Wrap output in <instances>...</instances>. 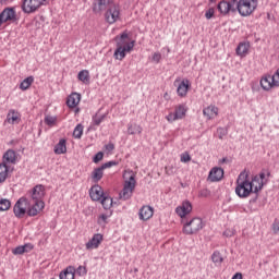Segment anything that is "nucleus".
I'll return each mask as SVG.
<instances>
[{"label":"nucleus","instance_id":"30","mask_svg":"<svg viewBox=\"0 0 279 279\" xmlns=\"http://www.w3.org/2000/svg\"><path fill=\"white\" fill-rule=\"evenodd\" d=\"M260 86L264 90H270L274 86V77L265 76L260 80Z\"/></svg>","mask_w":279,"mask_h":279},{"label":"nucleus","instance_id":"24","mask_svg":"<svg viewBox=\"0 0 279 279\" xmlns=\"http://www.w3.org/2000/svg\"><path fill=\"white\" fill-rule=\"evenodd\" d=\"M32 250H34V245L32 243H27V244L20 245V246H16L15 248H13L12 254H14V256H19L21 254L32 252Z\"/></svg>","mask_w":279,"mask_h":279},{"label":"nucleus","instance_id":"2","mask_svg":"<svg viewBox=\"0 0 279 279\" xmlns=\"http://www.w3.org/2000/svg\"><path fill=\"white\" fill-rule=\"evenodd\" d=\"M254 193L253 184L250 182V173L241 172L235 181V195L240 197V199H245L250 197Z\"/></svg>","mask_w":279,"mask_h":279},{"label":"nucleus","instance_id":"6","mask_svg":"<svg viewBox=\"0 0 279 279\" xmlns=\"http://www.w3.org/2000/svg\"><path fill=\"white\" fill-rule=\"evenodd\" d=\"M136 189V175L132 174L128 181L124 182L122 191L119 193L120 199L122 202H128V199H132V195H134V191Z\"/></svg>","mask_w":279,"mask_h":279},{"label":"nucleus","instance_id":"23","mask_svg":"<svg viewBox=\"0 0 279 279\" xmlns=\"http://www.w3.org/2000/svg\"><path fill=\"white\" fill-rule=\"evenodd\" d=\"M80 101H82V95H80L78 93H72L66 98V106L68 108L73 110V108H77Z\"/></svg>","mask_w":279,"mask_h":279},{"label":"nucleus","instance_id":"31","mask_svg":"<svg viewBox=\"0 0 279 279\" xmlns=\"http://www.w3.org/2000/svg\"><path fill=\"white\" fill-rule=\"evenodd\" d=\"M174 117L180 121V119H184L186 117V106L185 105H178L174 108Z\"/></svg>","mask_w":279,"mask_h":279},{"label":"nucleus","instance_id":"54","mask_svg":"<svg viewBox=\"0 0 279 279\" xmlns=\"http://www.w3.org/2000/svg\"><path fill=\"white\" fill-rule=\"evenodd\" d=\"M233 234H234V233H232V231H228V230H226V231L223 232V236H233Z\"/></svg>","mask_w":279,"mask_h":279},{"label":"nucleus","instance_id":"5","mask_svg":"<svg viewBox=\"0 0 279 279\" xmlns=\"http://www.w3.org/2000/svg\"><path fill=\"white\" fill-rule=\"evenodd\" d=\"M256 8H258V0H235V11L238 10L241 16L254 14Z\"/></svg>","mask_w":279,"mask_h":279},{"label":"nucleus","instance_id":"10","mask_svg":"<svg viewBox=\"0 0 279 279\" xmlns=\"http://www.w3.org/2000/svg\"><path fill=\"white\" fill-rule=\"evenodd\" d=\"M113 40L116 41V47H121L122 49L131 47V51H134V45H136V41H130V34H128V31H124L122 34L117 35Z\"/></svg>","mask_w":279,"mask_h":279},{"label":"nucleus","instance_id":"36","mask_svg":"<svg viewBox=\"0 0 279 279\" xmlns=\"http://www.w3.org/2000/svg\"><path fill=\"white\" fill-rule=\"evenodd\" d=\"M106 117H108V114H106V113L102 114V116H99V114L96 113L92 118L93 125H97V126L101 125V123H104V121H106Z\"/></svg>","mask_w":279,"mask_h":279},{"label":"nucleus","instance_id":"7","mask_svg":"<svg viewBox=\"0 0 279 279\" xmlns=\"http://www.w3.org/2000/svg\"><path fill=\"white\" fill-rule=\"evenodd\" d=\"M105 21L109 25H114V23L121 21V7L117 3H110L105 12Z\"/></svg>","mask_w":279,"mask_h":279},{"label":"nucleus","instance_id":"20","mask_svg":"<svg viewBox=\"0 0 279 279\" xmlns=\"http://www.w3.org/2000/svg\"><path fill=\"white\" fill-rule=\"evenodd\" d=\"M44 197H45V185L43 184L35 185L32 190L33 202H44L43 201Z\"/></svg>","mask_w":279,"mask_h":279},{"label":"nucleus","instance_id":"46","mask_svg":"<svg viewBox=\"0 0 279 279\" xmlns=\"http://www.w3.org/2000/svg\"><path fill=\"white\" fill-rule=\"evenodd\" d=\"M153 62H156V64H160V60H162V54L160 52H154Z\"/></svg>","mask_w":279,"mask_h":279},{"label":"nucleus","instance_id":"40","mask_svg":"<svg viewBox=\"0 0 279 279\" xmlns=\"http://www.w3.org/2000/svg\"><path fill=\"white\" fill-rule=\"evenodd\" d=\"M217 134H218V138L220 141H223V138H226V136H228V128H221L219 126L217 129Z\"/></svg>","mask_w":279,"mask_h":279},{"label":"nucleus","instance_id":"27","mask_svg":"<svg viewBox=\"0 0 279 279\" xmlns=\"http://www.w3.org/2000/svg\"><path fill=\"white\" fill-rule=\"evenodd\" d=\"M78 82L88 86L90 84V72L88 70H82L77 74Z\"/></svg>","mask_w":279,"mask_h":279},{"label":"nucleus","instance_id":"15","mask_svg":"<svg viewBox=\"0 0 279 279\" xmlns=\"http://www.w3.org/2000/svg\"><path fill=\"white\" fill-rule=\"evenodd\" d=\"M191 88V81L189 78H183L177 87L178 97L184 98L189 95V89Z\"/></svg>","mask_w":279,"mask_h":279},{"label":"nucleus","instance_id":"8","mask_svg":"<svg viewBox=\"0 0 279 279\" xmlns=\"http://www.w3.org/2000/svg\"><path fill=\"white\" fill-rule=\"evenodd\" d=\"M47 3H49V0H23L21 5L22 12L24 14H34L40 10L41 5H47Z\"/></svg>","mask_w":279,"mask_h":279},{"label":"nucleus","instance_id":"50","mask_svg":"<svg viewBox=\"0 0 279 279\" xmlns=\"http://www.w3.org/2000/svg\"><path fill=\"white\" fill-rule=\"evenodd\" d=\"M167 121H169V123H173V121H179L178 117L175 116L174 112H170L167 117H166Z\"/></svg>","mask_w":279,"mask_h":279},{"label":"nucleus","instance_id":"51","mask_svg":"<svg viewBox=\"0 0 279 279\" xmlns=\"http://www.w3.org/2000/svg\"><path fill=\"white\" fill-rule=\"evenodd\" d=\"M105 149L108 151V154H112V151H114V143L109 142L107 145H105Z\"/></svg>","mask_w":279,"mask_h":279},{"label":"nucleus","instance_id":"12","mask_svg":"<svg viewBox=\"0 0 279 279\" xmlns=\"http://www.w3.org/2000/svg\"><path fill=\"white\" fill-rule=\"evenodd\" d=\"M108 192L104 191V187L99 184H95L89 189V197L92 202H99L101 201Z\"/></svg>","mask_w":279,"mask_h":279},{"label":"nucleus","instance_id":"21","mask_svg":"<svg viewBox=\"0 0 279 279\" xmlns=\"http://www.w3.org/2000/svg\"><path fill=\"white\" fill-rule=\"evenodd\" d=\"M209 182H221L223 180V169L214 167L208 174Z\"/></svg>","mask_w":279,"mask_h":279},{"label":"nucleus","instance_id":"18","mask_svg":"<svg viewBox=\"0 0 279 279\" xmlns=\"http://www.w3.org/2000/svg\"><path fill=\"white\" fill-rule=\"evenodd\" d=\"M203 114L206 117L207 121H213V119L219 117V107L209 105L203 109Z\"/></svg>","mask_w":279,"mask_h":279},{"label":"nucleus","instance_id":"35","mask_svg":"<svg viewBox=\"0 0 279 279\" xmlns=\"http://www.w3.org/2000/svg\"><path fill=\"white\" fill-rule=\"evenodd\" d=\"M84 135V125L78 123L73 131V138L80 140Z\"/></svg>","mask_w":279,"mask_h":279},{"label":"nucleus","instance_id":"33","mask_svg":"<svg viewBox=\"0 0 279 279\" xmlns=\"http://www.w3.org/2000/svg\"><path fill=\"white\" fill-rule=\"evenodd\" d=\"M98 203L101 204L105 210H110V208H112L113 201L112 197H110V194L107 193V195Z\"/></svg>","mask_w":279,"mask_h":279},{"label":"nucleus","instance_id":"32","mask_svg":"<svg viewBox=\"0 0 279 279\" xmlns=\"http://www.w3.org/2000/svg\"><path fill=\"white\" fill-rule=\"evenodd\" d=\"M143 134V126L134 123H129L128 124V134H130L131 136H134V134Z\"/></svg>","mask_w":279,"mask_h":279},{"label":"nucleus","instance_id":"22","mask_svg":"<svg viewBox=\"0 0 279 279\" xmlns=\"http://www.w3.org/2000/svg\"><path fill=\"white\" fill-rule=\"evenodd\" d=\"M130 52H132L131 46H126V48L116 47V50L113 52V58L114 60H119L120 62H123V60H125V56H128V53Z\"/></svg>","mask_w":279,"mask_h":279},{"label":"nucleus","instance_id":"59","mask_svg":"<svg viewBox=\"0 0 279 279\" xmlns=\"http://www.w3.org/2000/svg\"><path fill=\"white\" fill-rule=\"evenodd\" d=\"M256 199H258V195H256V197L253 198L251 202H256Z\"/></svg>","mask_w":279,"mask_h":279},{"label":"nucleus","instance_id":"9","mask_svg":"<svg viewBox=\"0 0 279 279\" xmlns=\"http://www.w3.org/2000/svg\"><path fill=\"white\" fill-rule=\"evenodd\" d=\"M29 208V199L27 197L22 196L20 197L14 207H13V214L17 219H23L25 215H27V209Z\"/></svg>","mask_w":279,"mask_h":279},{"label":"nucleus","instance_id":"49","mask_svg":"<svg viewBox=\"0 0 279 279\" xmlns=\"http://www.w3.org/2000/svg\"><path fill=\"white\" fill-rule=\"evenodd\" d=\"M198 197H210V190L208 189L199 190Z\"/></svg>","mask_w":279,"mask_h":279},{"label":"nucleus","instance_id":"43","mask_svg":"<svg viewBox=\"0 0 279 279\" xmlns=\"http://www.w3.org/2000/svg\"><path fill=\"white\" fill-rule=\"evenodd\" d=\"M75 274L77 276H86L88 274V269H86V266H78L76 269H75Z\"/></svg>","mask_w":279,"mask_h":279},{"label":"nucleus","instance_id":"39","mask_svg":"<svg viewBox=\"0 0 279 279\" xmlns=\"http://www.w3.org/2000/svg\"><path fill=\"white\" fill-rule=\"evenodd\" d=\"M97 2L98 3H95L93 8L95 12H101V10L108 5V0H97Z\"/></svg>","mask_w":279,"mask_h":279},{"label":"nucleus","instance_id":"41","mask_svg":"<svg viewBox=\"0 0 279 279\" xmlns=\"http://www.w3.org/2000/svg\"><path fill=\"white\" fill-rule=\"evenodd\" d=\"M46 125H49V128H53V124L58 121L57 117L46 116L44 119Z\"/></svg>","mask_w":279,"mask_h":279},{"label":"nucleus","instance_id":"47","mask_svg":"<svg viewBox=\"0 0 279 279\" xmlns=\"http://www.w3.org/2000/svg\"><path fill=\"white\" fill-rule=\"evenodd\" d=\"M272 85L279 86V68L276 70L275 74L272 75Z\"/></svg>","mask_w":279,"mask_h":279},{"label":"nucleus","instance_id":"25","mask_svg":"<svg viewBox=\"0 0 279 279\" xmlns=\"http://www.w3.org/2000/svg\"><path fill=\"white\" fill-rule=\"evenodd\" d=\"M250 51V43L242 41L238 45L235 49L236 56H240V58H245Z\"/></svg>","mask_w":279,"mask_h":279},{"label":"nucleus","instance_id":"53","mask_svg":"<svg viewBox=\"0 0 279 279\" xmlns=\"http://www.w3.org/2000/svg\"><path fill=\"white\" fill-rule=\"evenodd\" d=\"M232 279H243V274L236 272L235 275H233Z\"/></svg>","mask_w":279,"mask_h":279},{"label":"nucleus","instance_id":"26","mask_svg":"<svg viewBox=\"0 0 279 279\" xmlns=\"http://www.w3.org/2000/svg\"><path fill=\"white\" fill-rule=\"evenodd\" d=\"M59 279H75V267L68 266L59 274Z\"/></svg>","mask_w":279,"mask_h":279},{"label":"nucleus","instance_id":"44","mask_svg":"<svg viewBox=\"0 0 279 279\" xmlns=\"http://www.w3.org/2000/svg\"><path fill=\"white\" fill-rule=\"evenodd\" d=\"M97 223L99 226H104V225L108 223V215L101 214L100 216H98Z\"/></svg>","mask_w":279,"mask_h":279},{"label":"nucleus","instance_id":"37","mask_svg":"<svg viewBox=\"0 0 279 279\" xmlns=\"http://www.w3.org/2000/svg\"><path fill=\"white\" fill-rule=\"evenodd\" d=\"M12 208V202L8 198H1L0 199V213H3L5 210H10Z\"/></svg>","mask_w":279,"mask_h":279},{"label":"nucleus","instance_id":"34","mask_svg":"<svg viewBox=\"0 0 279 279\" xmlns=\"http://www.w3.org/2000/svg\"><path fill=\"white\" fill-rule=\"evenodd\" d=\"M32 84H34V76H27L20 84V89L21 90H27L29 88V86H32Z\"/></svg>","mask_w":279,"mask_h":279},{"label":"nucleus","instance_id":"48","mask_svg":"<svg viewBox=\"0 0 279 279\" xmlns=\"http://www.w3.org/2000/svg\"><path fill=\"white\" fill-rule=\"evenodd\" d=\"M213 16H215V8H209L205 13V17L207 19V21H210Z\"/></svg>","mask_w":279,"mask_h":279},{"label":"nucleus","instance_id":"19","mask_svg":"<svg viewBox=\"0 0 279 279\" xmlns=\"http://www.w3.org/2000/svg\"><path fill=\"white\" fill-rule=\"evenodd\" d=\"M104 241V235L101 233H95L93 238L85 244L86 250H97Z\"/></svg>","mask_w":279,"mask_h":279},{"label":"nucleus","instance_id":"1","mask_svg":"<svg viewBox=\"0 0 279 279\" xmlns=\"http://www.w3.org/2000/svg\"><path fill=\"white\" fill-rule=\"evenodd\" d=\"M175 213L178 217L182 219L183 234H197L199 230L204 229V220H202V218L194 217L191 220H186V215L193 213V204H191V201H183L182 204L175 208Z\"/></svg>","mask_w":279,"mask_h":279},{"label":"nucleus","instance_id":"58","mask_svg":"<svg viewBox=\"0 0 279 279\" xmlns=\"http://www.w3.org/2000/svg\"><path fill=\"white\" fill-rule=\"evenodd\" d=\"M209 3H217V0H209Z\"/></svg>","mask_w":279,"mask_h":279},{"label":"nucleus","instance_id":"14","mask_svg":"<svg viewBox=\"0 0 279 279\" xmlns=\"http://www.w3.org/2000/svg\"><path fill=\"white\" fill-rule=\"evenodd\" d=\"M21 121V112H19L16 109H10L7 113L4 123H9V125H19Z\"/></svg>","mask_w":279,"mask_h":279},{"label":"nucleus","instance_id":"57","mask_svg":"<svg viewBox=\"0 0 279 279\" xmlns=\"http://www.w3.org/2000/svg\"><path fill=\"white\" fill-rule=\"evenodd\" d=\"M3 20H2V17H0V27H1V25H3Z\"/></svg>","mask_w":279,"mask_h":279},{"label":"nucleus","instance_id":"4","mask_svg":"<svg viewBox=\"0 0 279 279\" xmlns=\"http://www.w3.org/2000/svg\"><path fill=\"white\" fill-rule=\"evenodd\" d=\"M269 178H271V171L269 170H262L259 174L252 177L250 182L253 184V193L255 195H258V192L263 191V186L269 183Z\"/></svg>","mask_w":279,"mask_h":279},{"label":"nucleus","instance_id":"3","mask_svg":"<svg viewBox=\"0 0 279 279\" xmlns=\"http://www.w3.org/2000/svg\"><path fill=\"white\" fill-rule=\"evenodd\" d=\"M16 162V151L14 149H8L2 156V162H0V184H3L8 178H10V166Z\"/></svg>","mask_w":279,"mask_h":279},{"label":"nucleus","instance_id":"11","mask_svg":"<svg viewBox=\"0 0 279 279\" xmlns=\"http://www.w3.org/2000/svg\"><path fill=\"white\" fill-rule=\"evenodd\" d=\"M217 10L222 16H228L230 12H236V0L226 1L222 0L218 3Z\"/></svg>","mask_w":279,"mask_h":279},{"label":"nucleus","instance_id":"56","mask_svg":"<svg viewBox=\"0 0 279 279\" xmlns=\"http://www.w3.org/2000/svg\"><path fill=\"white\" fill-rule=\"evenodd\" d=\"M0 279H5V275H3L2 272H0Z\"/></svg>","mask_w":279,"mask_h":279},{"label":"nucleus","instance_id":"38","mask_svg":"<svg viewBox=\"0 0 279 279\" xmlns=\"http://www.w3.org/2000/svg\"><path fill=\"white\" fill-rule=\"evenodd\" d=\"M211 260L215 263V265H221L223 263V257L221 256V253L219 251H215L211 254Z\"/></svg>","mask_w":279,"mask_h":279},{"label":"nucleus","instance_id":"17","mask_svg":"<svg viewBox=\"0 0 279 279\" xmlns=\"http://www.w3.org/2000/svg\"><path fill=\"white\" fill-rule=\"evenodd\" d=\"M138 217L141 221H149L151 217H154V207L149 205H144L141 207L138 211Z\"/></svg>","mask_w":279,"mask_h":279},{"label":"nucleus","instance_id":"42","mask_svg":"<svg viewBox=\"0 0 279 279\" xmlns=\"http://www.w3.org/2000/svg\"><path fill=\"white\" fill-rule=\"evenodd\" d=\"M118 165H119V161L111 160L102 163L100 167L104 169V171H106V169H110V167H118Z\"/></svg>","mask_w":279,"mask_h":279},{"label":"nucleus","instance_id":"16","mask_svg":"<svg viewBox=\"0 0 279 279\" xmlns=\"http://www.w3.org/2000/svg\"><path fill=\"white\" fill-rule=\"evenodd\" d=\"M0 17H2L3 23H8V21H16V9L14 7L3 9L0 13Z\"/></svg>","mask_w":279,"mask_h":279},{"label":"nucleus","instance_id":"29","mask_svg":"<svg viewBox=\"0 0 279 279\" xmlns=\"http://www.w3.org/2000/svg\"><path fill=\"white\" fill-rule=\"evenodd\" d=\"M104 178V169L100 167L95 168L92 171V180L95 182V184L101 182V179Z\"/></svg>","mask_w":279,"mask_h":279},{"label":"nucleus","instance_id":"45","mask_svg":"<svg viewBox=\"0 0 279 279\" xmlns=\"http://www.w3.org/2000/svg\"><path fill=\"white\" fill-rule=\"evenodd\" d=\"M104 160V151H98L94 157H93V162L97 165L98 162H101Z\"/></svg>","mask_w":279,"mask_h":279},{"label":"nucleus","instance_id":"28","mask_svg":"<svg viewBox=\"0 0 279 279\" xmlns=\"http://www.w3.org/2000/svg\"><path fill=\"white\" fill-rule=\"evenodd\" d=\"M53 151L54 154H57V156L66 154V140L65 138L59 140V143L56 144Z\"/></svg>","mask_w":279,"mask_h":279},{"label":"nucleus","instance_id":"55","mask_svg":"<svg viewBox=\"0 0 279 279\" xmlns=\"http://www.w3.org/2000/svg\"><path fill=\"white\" fill-rule=\"evenodd\" d=\"M226 162H228V157H225V158H222V159L219 160V163H220V165H223V163H226Z\"/></svg>","mask_w":279,"mask_h":279},{"label":"nucleus","instance_id":"13","mask_svg":"<svg viewBox=\"0 0 279 279\" xmlns=\"http://www.w3.org/2000/svg\"><path fill=\"white\" fill-rule=\"evenodd\" d=\"M45 209V202L44 201H34L33 205H28V209L26 210V215L28 217H36L37 215H40L43 210Z\"/></svg>","mask_w":279,"mask_h":279},{"label":"nucleus","instance_id":"52","mask_svg":"<svg viewBox=\"0 0 279 279\" xmlns=\"http://www.w3.org/2000/svg\"><path fill=\"white\" fill-rule=\"evenodd\" d=\"M181 162H191V155L189 153H184L181 155Z\"/></svg>","mask_w":279,"mask_h":279},{"label":"nucleus","instance_id":"60","mask_svg":"<svg viewBox=\"0 0 279 279\" xmlns=\"http://www.w3.org/2000/svg\"><path fill=\"white\" fill-rule=\"evenodd\" d=\"M76 112H80V108L76 109Z\"/></svg>","mask_w":279,"mask_h":279}]
</instances>
